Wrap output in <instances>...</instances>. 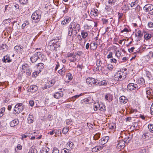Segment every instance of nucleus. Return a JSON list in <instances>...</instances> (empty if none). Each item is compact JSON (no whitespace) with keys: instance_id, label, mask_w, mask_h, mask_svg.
Listing matches in <instances>:
<instances>
[{"instance_id":"obj_1","label":"nucleus","mask_w":153,"mask_h":153,"mask_svg":"<svg viewBox=\"0 0 153 153\" xmlns=\"http://www.w3.org/2000/svg\"><path fill=\"white\" fill-rule=\"evenodd\" d=\"M80 29V25L78 24H76L74 22H71L68 27V35L73 36L76 35L79 32Z\"/></svg>"},{"instance_id":"obj_2","label":"nucleus","mask_w":153,"mask_h":153,"mask_svg":"<svg viewBox=\"0 0 153 153\" xmlns=\"http://www.w3.org/2000/svg\"><path fill=\"white\" fill-rule=\"evenodd\" d=\"M126 70L122 69L118 71L115 74L114 76V79L116 81H122L126 78V74L125 71Z\"/></svg>"},{"instance_id":"obj_3","label":"nucleus","mask_w":153,"mask_h":153,"mask_svg":"<svg viewBox=\"0 0 153 153\" xmlns=\"http://www.w3.org/2000/svg\"><path fill=\"white\" fill-rule=\"evenodd\" d=\"M41 17L40 12L38 11H36L32 14L31 16L32 22L34 23H38L40 20Z\"/></svg>"},{"instance_id":"obj_4","label":"nucleus","mask_w":153,"mask_h":153,"mask_svg":"<svg viewBox=\"0 0 153 153\" xmlns=\"http://www.w3.org/2000/svg\"><path fill=\"white\" fill-rule=\"evenodd\" d=\"M31 56H30V60L32 63L36 62L37 60L39 59L40 56H42V55L40 52L35 51L32 53H30Z\"/></svg>"},{"instance_id":"obj_5","label":"nucleus","mask_w":153,"mask_h":153,"mask_svg":"<svg viewBox=\"0 0 153 153\" xmlns=\"http://www.w3.org/2000/svg\"><path fill=\"white\" fill-rule=\"evenodd\" d=\"M24 106L22 103H18L16 105L15 107L14 111L16 114H19L24 109Z\"/></svg>"},{"instance_id":"obj_6","label":"nucleus","mask_w":153,"mask_h":153,"mask_svg":"<svg viewBox=\"0 0 153 153\" xmlns=\"http://www.w3.org/2000/svg\"><path fill=\"white\" fill-rule=\"evenodd\" d=\"M128 89L131 91L138 90L140 87L138 86L137 84L133 83H129L127 85Z\"/></svg>"},{"instance_id":"obj_7","label":"nucleus","mask_w":153,"mask_h":153,"mask_svg":"<svg viewBox=\"0 0 153 153\" xmlns=\"http://www.w3.org/2000/svg\"><path fill=\"white\" fill-rule=\"evenodd\" d=\"M67 56L68 58V60L70 62H74L77 60L76 55L74 52L68 53Z\"/></svg>"},{"instance_id":"obj_8","label":"nucleus","mask_w":153,"mask_h":153,"mask_svg":"<svg viewBox=\"0 0 153 153\" xmlns=\"http://www.w3.org/2000/svg\"><path fill=\"white\" fill-rule=\"evenodd\" d=\"M2 60L3 62L10 63L12 61V59L10 58V55L7 54L4 56Z\"/></svg>"},{"instance_id":"obj_9","label":"nucleus","mask_w":153,"mask_h":153,"mask_svg":"<svg viewBox=\"0 0 153 153\" xmlns=\"http://www.w3.org/2000/svg\"><path fill=\"white\" fill-rule=\"evenodd\" d=\"M146 94L147 97L149 100L153 98V91L152 89L149 88H148V89L146 91Z\"/></svg>"},{"instance_id":"obj_10","label":"nucleus","mask_w":153,"mask_h":153,"mask_svg":"<svg viewBox=\"0 0 153 153\" xmlns=\"http://www.w3.org/2000/svg\"><path fill=\"white\" fill-rule=\"evenodd\" d=\"M125 142L124 140H122L117 142V147L118 149H123L125 147Z\"/></svg>"},{"instance_id":"obj_11","label":"nucleus","mask_w":153,"mask_h":153,"mask_svg":"<svg viewBox=\"0 0 153 153\" xmlns=\"http://www.w3.org/2000/svg\"><path fill=\"white\" fill-rule=\"evenodd\" d=\"M143 9L146 12L151 11L153 10V5L150 4H147L144 6Z\"/></svg>"},{"instance_id":"obj_12","label":"nucleus","mask_w":153,"mask_h":153,"mask_svg":"<svg viewBox=\"0 0 153 153\" xmlns=\"http://www.w3.org/2000/svg\"><path fill=\"white\" fill-rule=\"evenodd\" d=\"M109 139V137L108 136L104 137L99 140V143L103 145L106 143Z\"/></svg>"},{"instance_id":"obj_13","label":"nucleus","mask_w":153,"mask_h":153,"mask_svg":"<svg viewBox=\"0 0 153 153\" xmlns=\"http://www.w3.org/2000/svg\"><path fill=\"white\" fill-rule=\"evenodd\" d=\"M104 147L103 146H97L94 147L92 149V151L93 152H96L97 151L101 150Z\"/></svg>"},{"instance_id":"obj_14","label":"nucleus","mask_w":153,"mask_h":153,"mask_svg":"<svg viewBox=\"0 0 153 153\" xmlns=\"http://www.w3.org/2000/svg\"><path fill=\"white\" fill-rule=\"evenodd\" d=\"M19 123V121L18 119H14L12 121H11L10 123V125L11 127H13L17 125Z\"/></svg>"},{"instance_id":"obj_15","label":"nucleus","mask_w":153,"mask_h":153,"mask_svg":"<svg viewBox=\"0 0 153 153\" xmlns=\"http://www.w3.org/2000/svg\"><path fill=\"white\" fill-rule=\"evenodd\" d=\"M137 83L140 85H140L139 86L140 87L142 86H145V80L143 78L141 77L138 79Z\"/></svg>"},{"instance_id":"obj_16","label":"nucleus","mask_w":153,"mask_h":153,"mask_svg":"<svg viewBox=\"0 0 153 153\" xmlns=\"http://www.w3.org/2000/svg\"><path fill=\"white\" fill-rule=\"evenodd\" d=\"M38 89V87L37 86L35 85L30 86L29 89V91L31 92H33L36 91Z\"/></svg>"},{"instance_id":"obj_17","label":"nucleus","mask_w":153,"mask_h":153,"mask_svg":"<svg viewBox=\"0 0 153 153\" xmlns=\"http://www.w3.org/2000/svg\"><path fill=\"white\" fill-rule=\"evenodd\" d=\"M120 102L121 104H125L127 102V99L123 96L120 97Z\"/></svg>"},{"instance_id":"obj_18","label":"nucleus","mask_w":153,"mask_h":153,"mask_svg":"<svg viewBox=\"0 0 153 153\" xmlns=\"http://www.w3.org/2000/svg\"><path fill=\"white\" fill-rule=\"evenodd\" d=\"M105 99L109 102L112 100V96L110 94H107L105 96Z\"/></svg>"},{"instance_id":"obj_19","label":"nucleus","mask_w":153,"mask_h":153,"mask_svg":"<svg viewBox=\"0 0 153 153\" xmlns=\"http://www.w3.org/2000/svg\"><path fill=\"white\" fill-rule=\"evenodd\" d=\"M51 47H54L55 49L56 48H58V47L59 46V45H58L57 44V41H56L55 40H53L51 41Z\"/></svg>"},{"instance_id":"obj_20","label":"nucleus","mask_w":153,"mask_h":153,"mask_svg":"<svg viewBox=\"0 0 153 153\" xmlns=\"http://www.w3.org/2000/svg\"><path fill=\"white\" fill-rule=\"evenodd\" d=\"M24 48V47L21 45H16L14 47V49L18 51H22Z\"/></svg>"},{"instance_id":"obj_21","label":"nucleus","mask_w":153,"mask_h":153,"mask_svg":"<svg viewBox=\"0 0 153 153\" xmlns=\"http://www.w3.org/2000/svg\"><path fill=\"white\" fill-rule=\"evenodd\" d=\"M63 96L62 93L56 92L54 95V97L56 99H59Z\"/></svg>"},{"instance_id":"obj_22","label":"nucleus","mask_w":153,"mask_h":153,"mask_svg":"<svg viewBox=\"0 0 153 153\" xmlns=\"http://www.w3.org/2000/svg\"><path fill=\"white\" fill-rule=\"evenodd\" d=\"M49 149L47 147H43L40 150V153H48Z\"/></svg>"},{"instance_id":"obj_23","label":"nucleus","mask_w":153,"mask_h":153,"mask_svg":"<svg viewBox=\"0 0 153 153\" xmlns=\"http://www.w3.org/2000/svg\"><path fill=\"white\" fill-rule=\"evenodd\" d=\"M33 121V117L32 115L29 114L27 118V122L29 123H32Z\"/></svg>"},{"instance_id":"obj_24","label":"nucleus","mask_w":153,"mask_h":153,"mask_svg":"<svg viewBox=\"0 0 153 153\" xmlns=\"http://www.w3.org/2000/svg\"><path fill=\"white\" fill-rule=\"evenodd\" d=\"M36 66L37 68L41 70V69H43L44 68L45 65L43 63H39L37 64Z\"/></svg>"},{"instance_id":"obj_25","label":"nucleus","mask_w":153,"mask_h":153,"mask_svg":"<svg viewBox=\"0 0 153 153\" xmlns=\"http://www.w3.org/2000/svg\"><path fill=\"white\" fill-rule=\"evenodd\" d=\"M98 84V82H97V80L95 79L94 78L92 79V81L91 82V86H88L90 87H94V86Z\"/></svg>"},{"instance_id":"obj_26","label":"nucleus","mask_w":153,"mask_h":153,"mask_svg":"<svg viewBox=\"0 0 153 153\" xmlns=\"http://www.w3.org/2000/svg\"><path fill=\"white\" fill-rule=\"evenodd\" d=\"M37 151L34 146H32L29 149L28 153H37Z\"/></svg>"},{"instance_id":"obj_27","label":"nucleus","mask_w":153,"mask_h":153,"mask_svg":"<svg viewBox=\"0 0 153 153\" xmlns=\"http://www.w3.org/2000/svg\"><path fill=\"white\" fill-rule=\"evenodd\" d=\"M29 22L28 21H25L22 25V28L24 29L25 28H27L29 26Z\"/></svg>"},{"instance_id":"obj_28","label":"nucleus","mask_w":153,"mask_h":153,"mask_svg":"<svg viewBox=\"0 0 153 153\" xmlns=\"http://www.w3.org/2000/svg\"><path fill=\"white\" fill-rule=\"evenodd\" d=\"M135 36L139 38H141L143 36V34L141 31L139 30L136 32Z\"/></svg>"},{"instance_id":"obj_29","label":"nucleus","mask_w":153,"mask_h":153,"mask_svg":"<svg viewBox=\"0 0 153 153\" xmlns=\"http://www.w3.org/2000/svg\"><path fill=\"white\" fill-rule=\"evenodd\" d=\"M96 44L94 43H91L90 45V48L91 49L94 50L97 48V46H96Z\"/></svg>"},{"instance_id":"obj_30","label":"nucleus","mask_w":153,"mask_h":153,"mask_svg":"<svg viewBox=\"0 0 153 153\" xmlns=\"http://www.w3.org/2000/svg\"><path fill=\"white\" fill-rule=\"evenodd\" d=\"M81 35L83 39H85L88 36V33L82 30L81 32Z\"/></svg>"},{"instance_id":"obj_31","label":"nucleus","mask_w":153,"mask_h":153,"mask_svg":"<svg viewBox=\"0 0 153 153\" xmlns=\"http://www.w3.org/2000/svg\"><path fill=\"white\" fill-rule=\"evenodd\" d=\"M94 109L95 111H97L99 109L100 107V105L99 102L95 103L94 105Z\"/></svg>"},{"instance_id":"obj_32","label":"nucleus","mask_w":153,"mask_h":153,"mask_svg":"<svg viewBox=\"0 0 153 153\" xmlns=\"http://www.w3.org/2000/svg\"><path fill=\"white\" fill-rule=\"evenodd\" d=\"M26 74L27 75L29 76L30 75L31 73V70L29 66L25 70Z\"/></svg>"},{"instance_id":"obj_33","label":"nucleus","mask_w":153,"mask_h":153,"mask_svg":"<svg viewBox=\"0 0 153 153\" xmlns=\"http://www.w3.org/2000/svg\"><path fill=\"white\" fill-rule=\"evenodd\" d=\"M99 110L101 111H105L106 110V107L105 105L102 104L100 105Z\"/></svg>"},{"instance_id":"obj_34","label":"nucleus","mask_w":153,"mask_h":153,"mask_svg":"<svg viewBox=\"0 0 153 153\" xmlns=\"http://www.w3.org/2000/svg\"><path fill=\"white\" fill-rule=\"evenodd\" d=\"M102 63L101 62V61L100 59H98L97 61V67L96 68V69L98 70H99V66L101 65V64Z\"/></svg>"},{"instance_id":"obj_35","label":"nucleus","mask_w":153,"mask_h":153,"mask_svg":"<svg viewBox=\"0 0 153 153\" xmlns=\"http://www.w3.org/2000/svg\"><path fill=\"white\" fill-rule=\"evenodd\" d=\"M98 84L99 86L102 85H107V82L106 81L103 80L100 82H98Z\"/></svg>"},{"instance_id":"obj_36","label":"nucleus","mask_w":153,"mask_h":153,"mask_svg":"<svg viewBox=\"0 0 153 153\" xmlns=\"http://www.w3.org/2000/svg\"><path fill=\"white\" fill-rule=\"evenodd\" d=\"M152 37L151 35L148 33H146L144 37L146 40H148L151 38Z\"/></svg>"},{"instance_id":"obj_37","label":"nucleus","mask_w":153,"mask_h":153,"mask_svg":"<svg viewBox=\"0 0 153 153\" xmlns=\"http://www.w3.org/2000/svg\"><path fill=\"white\" fill-rule=\"evenodd\" d=\"M22 149V146L20 144H18L16 148L15 149V151L16 152H18L19 150H21Z\"/></svg>"},{"instance_id":"obj_38","label":"nucleus","mask_w":153,"mask_h":153,"mask_svg":"<svg viewBox=\"0 0 153 153\" xmlns=\"http://www.w3.org/2000/svg\"><path fill=\"white\" fill-rule=\"evenodd\" d=\"M29 66L26 63H25L22 65V68L23 70H25L24 72H25V70L28 68V67Z\"/></svg>"},{"instance_id":"obj_39","label":"nucleus","mask_w":153,"mask_h":153,"mask_svg":"<svg viewBox=\"0 0 153 153\" xmlns=\"http://www.w3.org/2000/svg\"><path fill=\"white\" fill-rule=\"evenodd\" d=\"M97 11V10H91V15H93L95 16H96L98 14Z\"/></svg>"},{"instance_id":"obj_40","label":"nucleus","mask_w":153,"mask_h":153,"mask_svg":"<svg viewBox=\"0 0 153 153\" xmlns=\"http://www.w3.org/2000/svg\"><path fill=\"white\" fill-rule=\"evenodd\" d=\"M92 78H88L86 79V82L87 83V84H88V86H91V82L92 81Z\"/></svg>"},{"instance_id":"obj_41","label":"nucleus","mask_w":153,"mask_h":153,"mask_svg":"<svg viewBox=\"0 0 153 153\" xmlns=\"http://www.w3.org/2000/svg\"><path fill=\"white\" fill-rule=\"evenodd\" d=\"M107 68L109 70L111 71L113 68V66L111 64H108L106 65Z\"/></svg>"},{"instance_id":"obj_42","label":"nucleus","mask_w":153,"mask_h":153,"mask_svg":"<svg viewBox=\"0 0 153 153\" xmlns=\"http://www.w3.org/2000/svg\"><path fill=\"white\" fill-rule=\"evenodd\" d=\"M1 48L4 49L5 51L8 48V46L6 44H2L0 46Z\"/></svg>"},{"instance_id":"obj_43","label":"nucleus","mask_w":153,"mask_h":153,"mask_svg":"<svg viewBox=\"0 0 153 153\" xmlns=\"http://www.w3.org/2000/svg\"><path fill=\"white\" fill-rule=\"evenodd\" d=\"M148 127L150 131L152 133H153V125L152 124H149Z\"/></svg>"},{"instance_id":"obj_44","label":"nucleus","mask_w":153,"mask_h":153,"mask_svg":"<svg viewBox=\"0 0 153 153\" xmlns=\"http://www.w3.org/2000/svg\"><path fill=\"white\" fill-rule=\"evenodd\" d=\"M41 71L40 70H39L38 71H36L33 73V74L32 75L34 77H36L37 76V75L39 74Z\"/></svg>"},{"instance_id":"obj_45","label":"nucleus","mask_w":153,"mask_h":153,"mask_svg":"<svg viewBox=\"0 0 153 153\" xmlns=\"http://www.w3.org/2000/svg\"><path fill=\"white\" fill-rule=\"evenodd\" d=\"M5 111V108L4 107L2 108L0 111V117H1L3 115V114Z\"/></svg>"},{"instance_id":"obj_46","label":"nucleus","mask_w":153,"mask_h":153,"mask_svg":"<svg viewBox=\"0 0 153 153\" xmlns=\"http://www.w3.org/2000/svg\"><path fill=\"white\" fill-rule=\"evenodd\" d=\"M121 55V52L118 50L116 51L115 56L118 58L120 57Z\"/></svg>"},{"instance_id":"obj_47","label":"nucleus","mask_w":153,"mask_h":153,"mask_svg":"<svg viewBox=\"0 0 153 153\" xmlns=\"http://www.w3.org/2000/svg\"><path fill=\"white\" fill-rule=\"evenodd\" d=\"M69 150L66 148H64L62 149L61 153H69Z\"/></svg>"},{"instance_id":"obj_48","label":"nucleus","mask_w":153,"mask_h":153,"mask_svg":"<svg viewBox=\"0 0 153 153\" xmlns=\"http://www.w3.org/2000/svg\"><path fill=\"white\" fill-rule=\"evenodd\" d=\"M67 145L72 149L74 147V143L71 142H68L67 143Z\"/></svg>"},{"instance_id":"obj_49","label":"nucleus","mask_w":153,"mask_h":153,"mask_svg":"<svg viewBox=\"0 0 153 153\" xmlns=\"http://www.w3.org/2000/svg\"><path fill=\"white\" fill-rule=\"evenodd\" d=\"M100 136V133H97L94 136V138L95 140H97L99 138Z\"/></svg>"},{"instance_id":"obj_50","label":"nucleus","mask_w":153,"mask_h":153,"mask_svg":"<svg viewBox=\"0 0 153 153\" xmlns=\"http://www.w3.org/2000/svg\"><path fill=\"white\" fill-rule=\"evenodd\" d=\"M52 153H59V151L57 148L54 147L53 149Z\"/></svg>"},{"instance_id":"obj_51","label":"nucleus","mask_w":153,"mask_h":153,"mask_svg":"<svg viewBox=\"0 0 153 153\" xmlns=\"http://www.w3.org/2000/svg\"><path fill=\"white\" fill-rule=\"evenodd\" d=\"M116 1V0H108V3L109 4L114 5Z\"/></svg>"},{"instance_id":"obj_52","label":"nucleus","mask_w":153,"mask_h":153,"mask_svg":"<svg viewBox=\"0 0 153 153\" xmlns=\"http://www.w3.org/2000/svg\"><path fill=\"white\" fill-rule=\"evenodd\" d=\"M68 129L67 127H65L62 130V132L63 134H66L68 132Z\"/></svg>"},{"instance_id":"obj_53","label":"nucleus","mask_w":153,"mask_h":153,"mask_svg":"<svg viewBox=\"0 0 153 153\" xmlns=\"http://www.w3.org/2000/svg\"><path fill=\"white\" fill-rule=\"evenodd\" d=\"M137 4V1H135L134 2H132L130 4L131 7H132L136 6V5Z\"/></svg>"},{"instance_id":"obj_54","label":"nucleus","mask_w":153,"mask_h":153,"mask_svg":"<svg viewBox=\"0 0 153 153\" xmlns=\"http://www.w3.org/2000/svg\"><path fill=\"white\" fill-rule=\"evenodd\" d=\"M28 0H19L20 2L22 4H26Z\"/></svg>"},{"instance_id":"obj_55","label":"nucleus","mask_w":153,"mask_h":153,"mask_svg":"<svg viewBox=\"0 0 153 153\" xmlns=\"http://www.w3.org/2000/svg\"><path fill=\"white\" fill-rule=\"evenodd\" d=\"M109 128L111 129H114L116 128L115 124H112L111 125H109Z\"/></svg>"},{"instance_id":"obj_56","label":"nucleus","mask_w":153,"mask_h":153,"mask_svg":"<svg viewBox=\"0 0 153 153\" xmlns=\"http://www.w3.org/2000/svg\"><path fill=\"white\" fill-rule=\"evenodd\" d=\"M83 52L81 51H78L76 53V55L81 56L83 54Z\"/></svg>"},{"instance_id":"obj_57","label":"nucleus","mask_w":153,"mask_h":153,"mask_svg":"<svg viewBox=\"0 0 153 153\" xmlns=\"http://www.w3.org/2000/svg\"><path fill=\"white\" fill-rule=\"evenodd\" d=\"M55 83V81L54 80H51L49 81V84L50 85L49 87H51L53 86Z\"/></svg>"},{"instance_id":"obj_58","label":"nucleus","mask_w":153,"mask_h":153,"mask_svg":"<svg viewBox=\"0 0 153 153\" xmlns=\"http://www.w3.org/2000/svg\"><path fill=\"white\" fill-rule=\"evenodd\" d=\"M71 20V18L70 17L67 18H65L64 20L65 21V22L66 24L68 23L69 22L70 20Z\"/></svg>"},{"instance_id":"obj_59","label":"nucleus","mask_w":153,"mask_h":153,"mask_svg":"<svg viewBox=\"0 0 153 153\" xmlns=\"http://www.w3.org/2000/svg\"><path fill=\"white\" fill-rule=\"evenodd\" d=\"M112 52H110L109 54L107 55V58L108 59H109L111 58H112Z\"/></svg>"},{"instance_id":"obj_60","label":"nucleus","mask_w":153,"mask_h":153,"mask_svg":"<svg viewBox=\"0 0 153 153\" xmlns=\"http://www.w3.org/2000/svg\"><path fill=\"white\" fill-rule=\"evenodd\" d=\"M102 23L103 24H106L108 23V20L104 19H102Z\"/></svg>"},{"instance_id":"obj_61","label":"nucleus","mask_w":153,"mask_h":153,"mask_svg":"<svg viewBox=\"0 0 153 153\" xmlns=\"http://www.w3.org/2000/svg\"><path fill=\"white\" fill-rule=\"evenodd\" d=\"M82 95V94H80L79 95H75L74 97H72V98L74 99H76L78 98L79 97H80V96Z\"/></svg>"},{"instance_id":"obj_62","label":"nucleus","mask_w":153,"mask_h":153,"mask_svg":"<svg viewBox=\"0 0 153 153\" xmlns=\"http://www.w3.org/2000/svg\"><path fill=\"white\" fill-rule=\"evenodd\" d=\"M148 25L149 27H153V23L151 22H149L148 24Z\"/></svg>"},{"instance_id":"obj_63","label":"nucleus","mask_w":153,"mask_h":153,"mask_svg":"<svg viewBox=\"0 0 153 153\" xmlns=\"http://www.w3.org/2000/svg\"><path fill=\"white\" fill-rule=\"evenodd\" d=\"M55 133V130L54 129L52 130L51 131H50L48 133V134H50L52 135Z\"/></svg>"},{"instance_id":"obj_64","label":"nucleus","mask_w":153,"mask_h":153,"mask_svg":"<svg viewBox=\"0 0 153 153\" xmlns=\"http://www.w3.org/2000/svg\"><path fill=\"white\" fill-rule=\"evenodd\" d=\"M29 103L30 106H33L34 105V102L33 101L31 100L30 101Z\"/></svg>"}]
</instances>
